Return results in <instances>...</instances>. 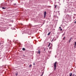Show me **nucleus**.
Returning a JSON list of instances; mask_svg holds the SVG:
<instances>
[{
  "instance_id": "1",
  "label": "nucleus",
  "mask_w": 76,
  "mask_h": 76,
  "mask_svg": "<svg viewBox=\"0 0 76 76\" xmlns=\"http://www.w3.org/2000/svg\"><path fill=\"white\" fill-rule=\"evenodd\" d=\"M54 70H55L56 69V67H57V62H56L54 64Z\"/></svg>"
},
{
  "instance_id": "2",
  "label": "nucleus",
  "mask_w": 76,
  "mask_h": 76,
  "mask_svg": "<svg viewBox=\"0 0 76 76\" xmlns=\"http://www.w3.org/2000/svg\"><path fill=\"white\" fill-rule=\"evenodd\" d=\"M47 15V12H45L44 14V18H45V17L46 16V15Z\"/></svg>"
},
{
  "instance_id": "3",
  "label": "nucleus",
  "mask_w": 76,
  "mask_h": 76,
  "mask_svg": "<svg viewBox=\"0 0 76 76\" xmlns=\"http://www.w3.org/2000/svg\"><path fill=\"white\" fill-rule=\"evenodd\" d=\"M37 53H38V54H40V51H39V50Z\"/></svg>"
},
{
  "instance_id": "4",
  "label": "nucleus",
  "mask_w": 76,
  "mask_h": 76,
  "mask_svg": "<svg viewBox=\"0 0 76 76\" xmlns=\"http://www.w3.org/2000/svg\"><path fill=\"white\" fill-rule=\"evenodd\" d=\"M72 73H70L69 74V76H72Z\"/></svg>"
},
{
  "instance_id": "5",
  "label": "nucleus",
  "mask_w": 76,
  "mask_h": 76,
  "mask_svg": "<svg viewBox=\"0 0 76 76\" xmlns=\"http://www.w3.org/2000/svg\"><path fill=\"white\" fill-rule=\"evenodd\" d=\"M55 9H57V5H55Z\"/></svg>"
},
{
  "instance_id": "6",
  "label": "nucleus",
  "mask_w": 76,
  "mask_h": 76,
  "mask_svg": "<svg viewBox=\"0 0 76 76\" xmlns=\"http://www.w3.org/2000/svg\"><path fill=\"white\" fill-rule=\"evenodd\" d=\"M76 46V42H75V47Z\"/></svg>"
},
{
  "instance_id": "7",
  "label": "nucleus",
  "mask_w": 76,
  "mask_h": 76,
  "mask_svg": "<svg viewBox=\"0 0 76 76\" xmlns=\"http://www.w3.org/2000/svg\"><path fill=\"white\" fill-rule=\"evenodd\" d=\"M31 30H30L29 31H28V33L31 34Z\"/></svg>"
},
{
  "instance_id": "8",
  "label": "nucleus",
  "mask_w": 76,
  "mask_h": 76,
  "mask_svg": "<svg viewBox=\"0 0 76 76\" xmlns=\"http://www.w3.org/2000/svg\"><path fill=\"white\" fill-rule=\"evenodd\" d=\"M50 32H49V33H48V35H49L50 34Z\"/></svg>"
},
{
  "instance_id": "9",
  "label": "nucleus",
  "mask_w": 76,
  "mask_h": 76,
  "mask_svg": "<svg viewBox=\"0 0 76 76\" xmlns=\"http://www.w3.org/2000/svg\"><path fill=\"white\" fill-rule=\"evenodd\" d=\"M23 51H25V48H23Z\"/></svg>"
},
{
  "instance_id": "10",
  "label": "nucleus",
  "mask_w": 76,
  "mask_h": 76,
  "mask_svg": "<svg viewBox=\"0 0 76 76\" xmlns=\"http://www.w3.org/2000/svg\"><path fill=\"white\" fill-rule=\"evenodd\" d=\"M2 9H6V7H2Z\"/></svg>"
},
{
  "instance_id": "11",
  "label": "nucleus",
  "mask_w": 76,
  "mask_h": 76,
  "mask_svg": "<svg viewBox=\"0 0 76 76\" xmlns=\"http://www.w3.org/2000/svg\"><path fill=\"white\" fill-rule=\"evenodd\" d=\"M31 66H32V65H29V67H30V68L31 67Z\"/></svg>"
},
{
  "instance_id": "12",
  "label": "nucleus",
  "mask_w": 76,
  "mask_h": 76,
  "mask_svg": "<svg viewBox=\"0 0 76 76\" xmlns=\"http://www.w3.org/2000/svg\"><path fill=\"white\" fill-rule=\"evenodd\" d=\"M15 75H16V76H17L18 75V73H15Z\"/></svg>"
},
{
  "instance_id": "13",
  "label": "nucleus",
  "mask_w": 76,
  "mask_h": 76,
  "mask_svg": "<svg viewBox=\"0 0 76 76\" xmlns=\"http://www.w3.org/2000/svg\"><path fill=\"white\" fill-rule=\"evenodd\" d=\"M64 39H65V37H64L63 39V40H64Z\"/></svg>"
},
{
  "instance_id": "14",
  "label": "nucleus",
  "mask_w": 76,
  "mask_h": 76,
  "mask_svg": "<svg viewBox=\"0 0 76 76\" xmlns=\"http://www.w3.org/2000/svg\"><path fill=\"white\" fill-rule=\"evenodd\" d=\"M50 45V43H49V45H48V47H49Z\"/></svg>"
},
{
  "instance_id": "15",
  "label": "nucleus",
  "mask_w": 76,
  "mask_h": 76,
  "mask_svg": "<svg viewBox=\"0 0 76 76\" xmlns=\"http://www.w3.org/2000/svg\"><path fill=\"white\" fill-rule=\"evenodd\" d=\"M72 76H75V74H74L73 75H72Z\"/></svg>"
},
{
  "instance_id": "16",
  "label": "nucleus",
  "mask_w": 76,
  "mask_h": 76,
  "mask_svg": "<svg viewBox=\"0 0 76 76\" xmlns=\"http://www.w3.org/2000/svg\"><path fill=\"white\" fill-rule=\"evenodd\" d=\"M72 39V38H71L70 40H69V42H70V41H71V40Z\"/></svg>"
},
{
  "instance_id": "17",
  "label": "nucleus",
  "mask_w": 76,
  "mask_h": 76,
  "mask_svg": "<svg viewBox=\"0 0 76 76\" xmlns=\"http://www.w3.org/2000/svg\"><path fill=\"white\" fill-rule=\"evenodd\" d=\"M35 63H33V65L34 66H35Z\"/></svg>"
},
{
  "instance_id": "18",
  "label": "nucleus",
  "mask_w": 76,
  "mask_h": 76,
  "mask_svg": "<svg viewBox=\"0 0 76 76\" xmlns=\"http://www.w3.org/2000/svg\"><path fill=\"white\" fill-rule=\"evenodd\" d=\"M30 27H31V24H30Z\"/></svg>"
},
{
  "instance_id": "19",
  "label": "nucleus",
  "mask_w": 76,
  "mask_h": 76,
  "mask_svg": "<svg viewBox=\"0 0 76 76\" xmlns=\"http://www.w3.org/2000/svg\"><path fill=\"white\" fill-rule=\"evenodd\" d=\"M62 29H61H61H60V30H61V31H62Z\"/></svg>"
},
{
  "instance_id": "20",
  "label": "nucleus",
  "mask_w": 76,
  "mask_h": 76,
  "mask_svg": "<svg viewBox=\"0 0 76 76\" xmlns=\"http://www.w3.org/2000/svg\"><path fill=\"white\" fill-rule=\"evenodd\" d=\"M44 51H45V49L44 48Z\"/></svg>"
},
{
  "instance_id": "21",
  "label": "nucleus",
  "mask_w": 76,
  "mask_h": 76,
  "mask_svg": "<svg viewBox=\"0 0 76 76\" xmlns=\"http://www.w3.org/2000/svg\"><path fill=\"white\" fill-rule=\"evenodd\" d=\"M59 28L60 29H61V27H59Z\"/></svg>"
},
{
  "instance_id": "22",
  "label": "nucleus",
  "mask_w": 76,
  "mask_h": 76,
  "mask_svg": "<svg viewBox=\"0 0 76 76\" xmlns=\"http://www.w3.org/2000/svg\"><path fill=\"white\" fill-rule=\"evenodd\" d=\"M64 34H63L62 35H63L64 36Z\"/></svg>"
},
{
  "instance_id": "23",
  "label": "nucleus",
  "mask_w": 76,
  "mask_h": 76,
  "mask_svg": "<svg viewBox=\"0 0 76 76\" xmlns=\"http://www.w3.org/2000/svg\"><path fill=\"white\" fill-rule=\"evenodd\" d=\"M15 4V5L16 4Z\"/></svg>"
},
{
  "instance_id": "24",
  "label": "nucleus",
  "mask_w": 76,
  "mask_h": 76,
  "mask_svg": "<svg viewBox=\"0 0 76 76\" xmlns=\"http://www.w3.org/2000/svg\"><path fill=\"white\" fill-rule=\"evenodd\" d=\"M0 44H1V43H0Z\"/></svg>"
},
{
  "instance_id": "25",
  "label": "nucleus",
  "mask_w": 76,
  "mask_h": 76,
  "mask_svg": "<svg viewBox=\"0 0 76 76\" xmlns=\"http://www.w3.org/2000/svg\"><path fill=\"white\" fill-rule=\"evenodd\" d=\"M52 41H53V39Z\"/></svg>"
}]
</instances>
